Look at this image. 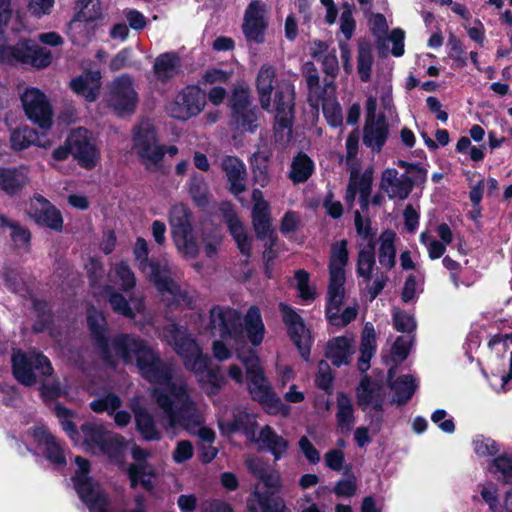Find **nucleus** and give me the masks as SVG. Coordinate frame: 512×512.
I'll list each match as a JSON object with an SVG mask.
<instances>
[{"instance_id": "obj_39", "label": "nucleus", "mask_w": 512, "mask_h": 512, "mask_svg": "<svg viewBox=\"0 0 512 512\" xmlns=\"http://www.w3.org/2000/svg\"><path fill=\"white\" fill-rule=\"evenodd\" d=\"M256 427V416L241 410L237 411L234 414V419L227 422L225 426L224 424H220L222 430L226 428L228 433L242 431L246 437L252 441L256 438Z\"/></svg>"}, {"instance_id": "obj_17", "label": "nucleus", "mask_w": 512, "mask_h": 512, "mask_svg": "<svg viewBox=\"0 0 512 512\" xmlns=\"http://www.w3.org/2000/svg\"><path fill=\"white\" fill-rule=\"evenodd\" d=\"M266 5L258 0L252 1L245 10L243 33L250 42L263 43L267 28L265 20Z\"/></svg>"}, {"instance_id": "obj_55", "label": "nucleus", "mask_w": 512, "mask_h": 512, "mask_svg": "<svg viewBox=\"0 0 512 512\" xmlns=\"http://www.w3.org/2000/svg\"><path fill=\"white\" fill-rule=\"evenodd\" d=\"M135 422L138 431L145 440H160L161 434L156 428L154 418L145 409H139L135 412Z\"/></svg>"}, {"instance_id": "obj_5", "label": "nucleus", "mask_w": 512, "mask_h": 512, "mask_svg": "<svg viewBox=\"0 0 512 512\" xmlns=\"http://www.w3.org/2000/svg\"><path fill=\"white\" fill-rule=\"evenodd\" d=\"M207 329L219 340L213 342L212 352H230L244 341L241 314L234 308L216 305L209 311Z\"/></svg>"}, {"instance_id": "obj_45", "label": "nucleus", "mask_w": 512, "mask_h": 512, "mask_svg": "<svg viewBox=\"0 0 512 512\" xmlns=\"http://www.w3.org/2000/svg\"><path fill=\"white\" fill-rule=\"evenodd\" d=\"M314 168L311 158L299 152L292 160L289 178L294 184L304 183L313 174Z\"/></svg>"}, {"instance_id": "obj_43", "label": "nucleus", "mask_w": 512, "mask_h": 512, "mask_svg": "<svg viewBox=\"0 0 512 512\" xmlns=\"http://www.w3.org/2000/svg\"><path fill=\"white\" fill-rule=\"evenodd\" d=\"M345 281L346 279H329L325 306L326 319L340 311L345 297Z\"/></svg>"}, {"instance_id": "obj_59", "label": "nucleus", "mask_w": 512, "mask_h": 512, "mask_svg": "<svg viewBox=\"0 0 512 512\" xmlns=\"http://www.w3.org/2000/svg\"><path fill=\"white\" fill-rule=\"evenodd\" d=\"M189 193L194 202L201 207L208 204V186L203 176L192 175L188 183Z\"/></svg>"}, {"instance_id": "obj_14", "label": "nucleus", "mask_w": 512, "mask_h": 512, "mask_svg": "<svg viewBox=\"0 0 512 512\" xmlns=\"http://www.w3.org/2000/svg\"><path fill=\"white\" fill-rule=\"evenodd\" d=\"M106 100L108 106L120 115L133 113L138 102V96L133 87L132 78L124 74L114 79L109 85Z\"/></svg>"}, {"instance_id": "obj_56", "label": "nucleus", "mask_w": 512, "mask_h": 512, "mask_svg": "<svg viewBox=\"0 0 512 512\" xmlns=\"http://www.w3.org/2000/svg\"><path fill=\"white\" fill-rule=\"evenodd\" d=\"M1 227H9L11 229V240L15 247H30L31 232L28 228L21 226L19 223L9 220L5 215L0 214Z\"/></svg>"}, {"instance_id": "obj_60", "label": "nucleus", "mask_w": 512, "mask_h": 512, "mask_svg": "<svg viewBox=\"0 0 512 512\" xmlns=\"http://www.w3.org/2000/svg\"><path fill=\"white\" fill-rule=\"evenodd\" d=\"M201 241L205 255L210 259H214L221 248L223 235L219 229L213 228L203 233Z\"/></svg>"}, {"instance_id": "obj_4", "label": "nucleus", "mask_w": 512, "mask_h": 512, "mask_svg": "<svg viewBox=\"0 0 512 512\" xmlns=\"http://www.w3.org/2000/svg\"><path fill=\"white\" fill-rule=\"evenodd\" d=\"M239 356L246 369L247 385L252 399L259 402L268 414L287 417L291 407L284 404L274 393L264 375L257 354H239Z\"/></svg>"}, {"instance_id": "obj_53", "label": "nucleus", "mask_w": 512, "mask_h": 512, "mask_svg": "<svg viewBox=\"0 0 512 512\" xmlns=\"http://www.w3.org/2000/svg\"><path fill=\"white\" fill-rule=\"evenodd\" d=\"M115 352H151L145 342L132 334H119L112 340Z\"/></svg>"}, {"instance_id": "obj_24", "label": "nucleus", "mask_w": 512, "mask_h": 512, "mask_svg": "<svg viewBox=\"0 0 512 512\" xmlns=\"http://www.w3.org/2000/svg\"><path fill=\"white\" fill-rule=\"evenodd\" d=\"M163 337L175 352H201V348L188 330L175 322H170L164 327Z\"/></svg>"}, {"instance_id": "obj_20", "label": "nucleus", "mask_w": 512, "mask_h": 512, "mask_svg": "<svg viewBox=\"0 0 512 512\" xmlns=\"http://www.w3.org/2000/svg\"><path fill=\"white\" fill-rule=\"evenodd\" d=\"M414 186L413 180L406 174H399L395 168H387L382 172L380 189L390 199H406Z\"/></svg>"}, {"instance_id": "obj_26", "label": "nucleus", "mask_w": 512, "mask_h": 512, "mask_svg": "<svg viewBox=\"0 0 512 512\" xmlns=\"http://www.w3.org/2000/svg\"><path fill=\"white\" fill-rule=\"evenodd\" d=\"M101 78L100 70H85L78 77L71 80L70 87L86 101L94 102L100 94Z\"/></svg>"}, {"instance_id": "obj_22", "label": "nucleus", "mask_w": 512, "mask_h": 512, "mask_svg": "<svg viewBox=\"0 0 512 512\" xmlns=\"http://www.w3.org/2000/svg\"><path fill=\"white\" fill-rule=\"evenodd\" d=\"M357 403L366 410L368 406H372L376 411H382L385 398V389L382 384L371 380L365 375L356 390Z\"/></svg>"}, {"instance_id": "obj_13", "label": "nucleus", "mask_w": 512, "mask_h": 512, "mask_svg": "<svg viewBox=\"0 0 512 512\" xmlns=\"http://www.w3.org/2000/svg\"><path fill=\"white\" fill-rule=\"evenodd\" d=\"M145 273L162 296H169L175 301L187 300V293L173 278L172 267L166 260H151Z\"/></svg>"}, {"instance_id": "obj_40", "label": "nucleus", "mask_w": 512, "mask_h": 512, "mask_svg": "<svg viewBox=\"0 0 512 512\" xmlns=\"http://www.w3.org/2000/svg\"><path fill=\"white\" fill-rule=\"evenodd\" d=\"M184 365L196 374L205 375L213 384L215 392L220 389V385L217 384V371L209 366L208 354H185Z\"/></svg>"}, {"instance_id": "obj_2", "label": "nucleus", "mask_w": 512, "mask_h": 512, "mask_svg": "<svg viewBox=\"0 0 512 512\" xmlns=\"http://www.w3.org/2000/svg\"><path fill=\"white\" fill-rule=\"evenodd\" d=\"M11 0H0V65H25L35 69L47 68L52 63V53L31 38H21L15 45L7 44L5 28L11 17Z\"/></svg>"}, {"instance_id": "obj_37", "label": "nucleus", "mask_w": 512, "mask_h": 512, "mask_svg": "<svg viewBox=\"0 0 512 512\" xmlns=\"http://www.w3.org/2000/svg\"><path fill=\"white\" fill-rule=\"evenodd\" d=\"M396 233L390 229L384 230L378 238V261L387 271L392 270L396 264Z\"/></svg>"}, {"instance_id": "obj_58", "label": "nucleus", "mask_w": 512, "mask_h": 512, "mask_svg": "<svg viewBox=\"0 0 512 512\" xmlns=\"http://www.w3.org/2000/svg\"><path fill=\"white\" fill-rule=\"evenodd\" d=\"M173 240L179 253L185 258H195L199 254V246L195 240L192 229L174 234Z\"/></svg>"}, {"instance_id": "obj_9", "label": "nucleus", "mask_w": 512, "mask_h": 512, "mask_svg": "<svg viewBox=\"0 0 512 512\" xmlns=\"http://www.w3.org/2000/svg\"><path fill=\"white\" fill-rule=\"evenodd\" d=\"M133 149L146 166L159 164L165 155V146L158 144L153 123L142 120L133 129Z\"/></svg>"}, {"instance_id": "obj_32", "label": "nucleus", "mask_w": 512, "mask_h": 512, "mask_svg": "<svg viewBox=\"0 0 512 512\" xmlns=\"http://www.w3.org/2000/svg\"><path fill=\"white\" fill-rule=\"evenodd\" d=\"M393 368L388 371V381L390 389L393 393L392 403L397 405H405L414 395L417 384L415 380L409 375H402L396 380L393 379Z\"/></svg>"}, {"instance_id": "obj_57", "label": "nucleus", "mask_w": 512, "mask_h": 512, "mask_svg": "<svg viewBox=\"0 0 512 512\" xmlns=\"http://www.w3.org/2000/svg\"><path fill=\"white\" fill-rule=\"evenodd\" d=\"M233 124L243 132L253 133L257 128L256 107L251 105L243 110L231 113Z\"/></svg>"}, {"instance_id": "obj_64", "label": "nucleus", "mask_w": 512, "mask_h": 512, "mask_svg": "<svg viewBox=\"0 0 512 512\" xmlns=\"http://www.w3.org/2000/svg\"><path fill=\"white\" fill-rule=\"evenodd\" d=\"M492 466L495 467V471L501 473L503 480L506 483L512 481V456L504 454L496 457L492 460Z\"/></svg>"}, {"instance_id": "obj_35", "label": "nucleus", "mask_w": 512, "mask_h": 512, "mask_svg": "<svg viewBox=\"0 0 512 512\" xmlns=\"http://www.w3.org/2000/svg\"><path fill=\"white\" fill-rule=\"evenodd\" d=\"M225 218L237 248L243 256L249 259L251 256L252 238L248 235L244 225L234 212L226 213Z\"/></svg>"}, {"instance_id": "obj_51", "label": "nucleus", "mask_w": 512, "mask_h": 512, "mask_svg": "<svg viewBox=\"0 0 512 512\" xmlns=\"http://www.w3.org/2000/svg\"><path fill=\"white\" fill-rule=\"evenodd\" d=\"M110 279L124 292L131 291L136 285V277L129 265L122 261L115 264L110 271Z\"/></svg>"}, {"instance_id": "obj_28", "label": "nucleus", "mask_w": 512, "mask_h": 512, "mask_svg": "<svg viewBox=\"0 0 512 512\" xmlns=\"http://www.w3.org/2000/svg\"><path fill=\"white\" fill-rule=\"evenodd\" d=\"M28 182L26 168L0 166V190L8 196L19 194Z\"/></svg>"}, {"instance_id": "obj_11", "label": "nucleus", "mask_w": 512, "mask_h": 512, "mask_svg": "<svg viewBox=\"0 0 512 512\" xmlns=\"http://www.w3.org/2000/svg\"><path fill=\"white\" fill-rule=\"evenodd\" d=\"M12 374L22 385L31 387L36 383L35 371L48 377L53 373V367L45 354H11Z\"/></svg>"}, {"instance_id": "obj_12", "label": "nucleus", "mask_w": 512, "mask_h": 512, "mask_svg": "<svg viewBox=\"0 0 512 512\" xmlns=\"http://www.w3.org/2000/svg\"><path fill=\"white\" fill-rule=\"evenodd\" d=\"M206 105V94L198 86H186L166 106L172 118L186 121L202 112Z\"/></svg>"}, {"instance_id": "obj_54", "label": "nucleus", "mask_w": 512, "mask_h": 512, "mask_svg": "<svg viewBox=\"0 0 512 512\" xmlns=\"http://www.w3.org/2000/svg\"><path fill=\"white\" fill-rule=\"evenodd\" d=\"M82 431L84 435V444L87 446V449L93 453L100 450L106 436L110 432L102 425L97 424H85L82 426Z\"/></svg>"}, {"instance_id": "obj_41", "label": "nucleus", "mask_w": 512, "mask_h": 512, "mask_svg": "<svg viewBox=\"0 0 512 512\" xmlns=\"http://www.w3.org/2000/svg\"><path fill=\"white\" fill-rule=\"evenodd\" d=\"M347 263V241L342 240L332 246L329 262V279H346L345 267Z\"/></svg>"}, {"instance_id": "obj_15", "label": "nucleus", "mask_w": 512, "mask_h": 512, "mask_svg": "<svg viewBox=\"0 0 512 512\" xmlns=\"http://www.w3.org/2000/svg\"><path fill=\"white\" fill-rule=\"evenodd\" d=\"M27 434L47 461L55 466L64 465V448L47 425L37 423L28 429Z\"/></svg>"}, {"instance_id": "obj_8", "label": "nucleus", "mask_w": 512, "mask_h": 512, "mask_svg": "<svg viewBox=\"0 0 512 512\" xmlns=\"http://www.w3.org/2000/svg\"><path fill=\"white\" fill-rule=\"evenodd\" d=\"M66 153H70L78 165L86 170L94 169L101 159L96 140L92 133L83 127L70 131L66 138Z\"/></svg>"}, {"instance_id": "obj_30", "label": "nucleus", "mask_w": 512, "mask_h": 512, "mask_svg": "<svg viewBox=\"0 0 512 512\" xmlns=\"http://www.w3.org/2000/svg\"><path fill=\"white\" fill-rule=\"evenodd\" d=\"M33 145L46 148L50 145V142L42 140L38 132L27 125L17 127L11 131L10 147L13 151H22Z\"/></svg>"}, {"instance_id": "obj_23", "label": "nucleus", "mask_w": 512, "mask_h": 512, "mask_svg": "<svg viewBox=\"0 0 512 512\" xmlns=\"http://www.w3.org/2000/svg\"><path fill=\"white\" fill-rule=\"evenodd\" d=\"M389 136V125L384 115L378 120L365 121L363 128V144L373 153H380Z\"/></svg>"}, {"instance_id": "obj_47", "label": "nucleus", "mask_w": 512, "mask_h": 512, "mask_svg": "<svg viewBox=\"0 0 512 512\" xmlns=\"http://www.w3.org/2000/svg\"><path fill=\"white\" fill-rule=\"evenodd\" d=\"M375 265V243H368L358 252L356 265V273L358 277L368 283L372 279V273Z\"/></svg>"}, {"instance_id": "obj_36", "label": "nucleus", "mask_w": 512, "mask_h": 512, "mask_svg": "<svg viewBox=\"0 0 512 512\" xmlns=\"http://www.w3.org/2000/svg\"><path fill=\"white\" fill-rule=\"evenodd\" d=\"M103 19V8L100 0H76L74 17L70 28L76 22L96 23Z\"/></svg>"}, {"instance_id": "obj_48", "label": "nucleus", "mask_w": 512, "mask_h": 512, "mask_svg": "<svg viewBox=\"0 0 512 512\" xmlns=\"http://www.w3.org/2000/svg\"><path fill=\"white\" fill-rule=\"evenodd\" d=\"M312 107L322 106L323 114L332 127H338L343 122V115L340 104L337 102L335 93H326L317 103H309Z\"/></svg>"}, {"instance_id": "obj_46", "label": "nucleus", "mask_w": 512, "mask_h": 512, "mask_svg": "<svg viewBox=\"0 0 512 512\" xmlns=\"http://www.w3.org/2000/svg\"><path fill=\"white\" fill-rule=\"evenodd\" d=\"M336 419L342 432H349L353 428L355 422L353 404L349 396L343 392L337 395Z\"/></svg>"}, {"instance_id": "obj_34", "label": "nucleus", "mask_w": 512, "mask_h": 512, "mask_svg": "<svg viewBox=\"0 0 512 512\" xmlns=\"http://www.w3.org/2000/svg\"><path fill=\"white\" fill-rule=\"evenodd\" d=\"M87 324L92 338L101 352L108 351L107 321L104 314L94 307L87 312Z\"/></svg>"}, {"instance_id": "obj_62", "label": "nucleus", "mask_w": 512, "mask_h": 512, "mask_svg": "<svg viewBox=\"0 0 512 512\" xmlns=\"http://www.w3.org/2000/svg\"><path fill=\"white\" fill-rule=\"evenodd\" d=\"M3 281L5 287L12 293L24 296L28 293V288L23 281L20 273L12 268H5L3 272Z\"/></svg>"}, {"instance_id": "obj_44", "label": "nucleus", "mask_w": 512, "mask_h": 512, "mask_svg": "<svg viewBox=\"0 0 512 512\" xmlns=\"http://www.w3.org/2000/svg\"><path fill=\"white\" fill-rule=\"evenodd\" d=\"M250 512H284L283 501L272 495L255 491L248 500Z\"/></svg>"}, {"instance_id": "obj_52", "label": "nucleus", "mask_w": 512, "mask_h": 512, "mask_svg": "<svg viewBox=\"0 0 512 512\" xmlns=\"http://www.w3.org/2000/svg\"><path fill=\"white\" fill-rule=\"evenodd\" d=\"M169 223L172 227V235L191 230V213L184 204L172 206L169 212Z\"/></svg>"}, {"instance_id": "obj_25", "label": "nucleus", "mask_w": 512, "mask_h": 512, "mask_svg": "<svg viewBox=\"0 0 512 512\" xmlns=\"http://www.w3.org/2000/svg\"><path fill=\"white\" fill-rule=\"evenodd\" d=\"M220 166L227 177L230 192L234 195L243 193L247 179L245 164L239 158L227 155L222 158Z\"/></svg>"}, {"instance_id": "obj_63", "label": "nucleus", "mask_w": 512, "mask_h": 512, "mask_svg": "<svg viewBox=\"0 0 512 512\" xmlns=\"http://www.w3.org/2000/svg\"><path fill=\"white\" fill-rule=\"evenodd\" d=\"M125 447V439L121 435L110 431L98 452L117 458Z\"/></svg>"}, {"instance_id": "obj_49", "label": "nucleus", "mask_w": 512, "mask_h": 512, "mask_svg": "<svg viewBox=\"0 0 512 512\" xmlns=\"http://www.w3.org/2000/svg\"><path fill=\"white\" fill-rule=\"evenodd\" d=\"M373 62L371 44L366 40H359L357 44V72L361 81L368 82L371 79Z\"/></svg>"}, {"instance_id": "obj_1", "label": "nucleus", "mask_w": 512, "mask_h": 512, "mask_svg": "<svg viewBox=\"0 0 512 512\" xmlns=\"http://www.w3.org/2000/svg\"><path fill=\"white\" fill-rule=\"evenodd\" d=\"M157 405L163 411L168 420V427H182L192 435H197L204 443L212 444L215 440V432L205 426L203 416L191 399L182 382L173 386L172 395L162 390L156 392Z\"/></svg>"}, {"instance_id": "obj_7", "label": "nucleus", "mask_w": 512, "mask_h": 512, "mask_svg": "<svg viewBox=\"0 0 512 512\" xmlns=\"http://www.w3.org/2000/svg\"><path fill=\"white\" fill-rule=\"evenodd\" d=\"M75 463L78 466L76 475L73 477L75 489L88 506L90 512H121L108 509L107 495L100 489L97 483L88 477L89 461L83 457L77 456Z\"/></svg>"}, {"instance_id": "obj_31", "label": "nucleus", "mask_w": 512, "mask_h": 512, "mask_svg": "<svg viewBox=\"0 0 512 512\" xmlns=\"http://www.w3.org/2000/svg\"><path fill=\"white\" fill-rule=\"evenodd\" d=\"M276 71L270 64H263L256 78V89L263 110L271 111V94L274 86Z\"/></svg>"}, {"instance_id": "obj_29", "label": "nucleus", "mask_w": 512, "mask_h": 512, "mask_svg": "<svg viewBox=\"0 0 512 512\" xmlns=\"http://www.w3.org/2000/svg\"><path fill=\"white\" fill-rule=\"evenodd\" d=\"M373 183V168L368 167L362 173L357 171L351 172L345 201L349 208L354 206L357 193L359 195L371 194Z\"/></svg>"}, {"instance_id": "obj_38", "label": "nucleus", "mask_w": 512, "mask_h": 512, "mask_svg": "<svg viewBox=\"0 0 512 512\" xmlns=\"http://www.w3.org/2000/svg\"><path fill=\"white\" fill-rule=\"evenodd\" d=\"M274 456L275 460L282 458L289 447V442L281 435H278L270 426L266 425L261 428L258 438H255Z\"/></svg>"}, {"instance_id": "obj_21", "label": "nucleus", "mask_w": 512, "mask_h": 512, "mask_svg": "<svg viewBox=\"0 0 512 512\" xmlns=\"http://www.w3.org/2000/svg\"><path fill=\"white\" fill-rule=\"evenodd\" d=\"M302 75L306 82L309 103L319 102L326 93H335L336 85L333 80L326 77L324 84H320L319 72L313 62L307 61L303 64Z\"/></svg>"}, {"instance_id": "obj_61", "label": "nucleus", "mask_w": 512, "mask_h": 512, "mask_svg": "<svg viewBox=\"0 0 512 512\" xmlns=\"http://www.w3.org/2000/svg\"><path fill=\"white\" fill-rule=\"evenodd\" d=\"M128 474L132 488H135L138 484H141L146 490L153 488L152 472L147 471L145 464H131L128 468Z\"/></svg>"}, {"instance_id": "obj_10", "label": "nucleus", "mask_w": 512, "mask_h": 512, "mask_svg": "<svg viewBox=\"0 0 512 512\" xmlns=\"http://www.w3.org/2000/svg\"><path fill=\"white\" fill-rule=\"evenodd\" d=\"M20 100L28 120L42 130L51 129L54 110L43 91L35 87L26 88L21 94Z\"/></svg>"}, {"instance_id": "obj_33", "label": "nucleus", "mask_w": 512, "mask_h": 512, "mask_svg": "<svg viewBox=\"0 0 512 512\" xmlns=\"http://www.w3.org/2000/svg\"><path fill=\"white\" fill-rule=\"evenodd\" d=\"M181 68L180 57L175 52H167L156 57L153 72L156 79L162 83L174 78Z\"/></svg>"}, {"instance_id": "obj_50", "label": "nucleus", "mask_w": 512, "mask_h": 512, "mask_svg": "<svg viewBox=\"0 0 512 512\" xmlns=\"http://www.w3.org/2000/svg\"><path fill=\"white\" fill-rule=\"evenodd\" d=\"M269 160L270 155L265 151H257L251 157L253 180L261 187H266L270 182Z\"/></svg>"}, {"instance_id": "obj_16", "label": "nucleus", "mask_w": 512, "mask_h": 512, "mask_svg": "<svg viewBox=\"0 0 512 512\" xmlns=\"http://www.w3.org/2000/svg\"><path fill=\"white\" fill-rule=\"evenodd\" d=\"M283 322L287 326L288 334L299 352H310L312 339L310 331L304 324L302 317L297 314L290 306L280 303Z\"/></svg>"}, {"instance_id": "obj_6", "label": "nucleus", "mask_w": 512, "mask_h": 512, "mask_svg": "<svg viewBox=\"0 0 512 512\" xmlns=\"http://www.w3.org/2000/svg\"><path fill=\"white\" fill-rule=\"evenodd\" d=\"M295 87L288 79H282L275 92V138L283 144L291 139L294 122Z\"/></svg>"}, {"instance_id": "obj_18", "label": "nucleus", "mask_w": 512, "mask_h": 512, "mask_svg": "<svg viewBox=\"0 0 512 512\" xmlns=\"http://www.w3.org/2000/svg\"><path fill=\"white\" fill-rule=\"evenodd\" d=\"M28 213L41 226L57 231H60L62 228L63 219L60 210L42 195H35L31 199Z\"/></svg>"}, {"instance_id": "obj_27", "label": "nucleus", "mask_w": 512, "mask_h": 512, "mask_svg": "<svg viewBox=\"0 0 512 512\" xmlns=\"http://www.w3.org/2000/svg\"><path fill=\"white\" fill-rule=\"evenodd\" d=\"M243 336L244 341L250 343L254 347H258L265 337V325L263 323L260 310L257 306H251L243 318Z\"/></svg>"}, {"instance_id": "obj_19", "label": "nucleus", "mask_w": 512, "mask_h": 512, "mask_svg": "<svg viewBox=\"0 0 512 512\" xmlns=\"http://www.w3.org/2000/svg\"><path fill=\"white\" fill-rule=\"evenodd\" d=\"M251 199L253 202L252 224L257 238L264 240L267 237L274 236L270 205L264 199L262 191L253 189Z\"/></svg>"}, {"instance_id": "obj_42", "label": "nucleus", "mask_w": 512, "mask_h": 512, "mask_svg": "<svg viewBox=\"0 0 512 512\" xmlns=\"http://www.w3.org/2000/svg\"><path fill=\"white\" fill-rule=\"evenodd\" d=\"M103 293L107 301L110 303L112 309L114 312L123 315L127 318H134L136 315V312H140L143 308V305L141 302H139L135 309H133L126 298L115 291L113 286L106 285L103 287V290L100 292Z\"/></svg>"}, {"instance_id": "obj_3", "label": "nucleus", "mask_w": 512, "mask_h": 512, "mask_svg": "<svg viewBox=\"0 0 512 512\" xmlns=\"http://www.w3.org/2000/svg\"><path fill=\"white\" fill-rule=\"evenodd\" d=\"M116 354H103L104 362L107 364L112 363V359ZM124 363L132 360L133 354H118ZM136 358L137 368L141 376L151 383L158 384L152 391V396L157 403L156 392L162 390L168 395H172L173 386L182 382L185 386V391H188L186 381L182 377L175 374V367L172 361L163 360L159 354H134Z\"/></svg>"}]
</instances>
